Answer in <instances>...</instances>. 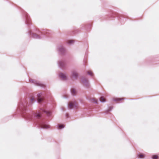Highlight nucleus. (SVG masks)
<instances>
[{
	"label": "nucleus",
	"mask_w": 159,
	"mask_h": 159,
	"mask_svg": "<svg viewBox=\"0 0 159 159\" xmlns=\"http://www.w3.org/2000/svg\"><path fill=\"white\" fill-rule=\"evenodd\" d=\"M77 106L78 103L75 101L70 102L69 104V107L70 108H72L74 107H77Z\"/></svg>",
	"instance_id": "nucleus-1"
},
{
	"label": "nucleus",
	"mask_w": 159,
	"mask_h": 159,
	"mask_svg": "<svg viewBox=\"0 0 159 159\" xmlns=\"http://www.w3.org/2000/svg\"><path fill=\"white\" fill-rule=\"evenodd\" d=\"M125 99V98H114L113 100L114 101H116L117 102H123Z\"/></svg>",
	"instance_id": "nucleus-2"
},
{
	"label": "nucleus",
	"mask_w": 159,
	"mask_h": 159,
	"mask_svg": "<svg viewBox=\"0 0 159 159\" xmlns=\"http://www.w3.org/2000/svg\"><path fill=\"white\" fill-rule=\"evenodd\" d=\"M78 76L77 73L75 72H73L72 73L71 78L74 80L77 78Z\"/></svg>",
	"instance_id": "nucleus-3"
},
{
	"label": "nucleus",
	"mask_w": 159,
	"mask_h": 159,
	"mask_svg": "<svg viewBox=\"0 0 159 159\" xmlns=\"http://www.w3.org/2000/svg\"><path fill=\"white\" fill-rule=\"evenodd\" d=\"M38 102L39 103L41 102L43 100L42 98L41 97V95L40 94H38Z\"/></svg>",
	"instance_id": "nucleus-4"
},
{
	"label": "nucleus",
	"mask_w": 159,
	"mask_h": 159,
	"mask_svg": "<svg viewBox=\"0 0 159 159\" xmlns=\"http://www.w3.org/2000/svg\"><path fill=\"white\" fill-rule=\"evenodd\" d=\"M50 127V126L46 124H42L41 125V127L43 129H48Z\"/></svg>",
	"instance_id": "nucleus-5"
},
{
	"label": "nucleus",
	"mask_w": 159,
	"mask_h": 159,
	"mask_svg": "<svg viewBox=\"0 0 159 159\" xmlns=\"http://www.w3.org/2000/svg\"><path fill=\"white\" fill-rule=\"evenodd\" d=\"M84 81L83 80H82V82L83 83L84 85H85L87 86H88V80H84Z\"/></svg>",
	"instance_id": "nucleus-6"
},
{
	"label": "nucleus",
	"mask_w": 159,
	"mask_h": 159,
	"mask_svg": "<svg viewBox=\"0 0 159 159\" xmlns=\"http://www.w3.org/2000/svg\"><path fill=\"white\" fill-rule=\"evenodd\" d=\"M60 76L62 79L65 80L66 79V76L63 73H61L60 74Z\"/></svg>",
	"instance_id": "nucleus-7"
},
{
	"label": "nucleus",
	"mask_w": 159,
	"mask_h": 159,
	"mask_svg": "<svg viewBox=\"0 0 159 159\" xmlns=\"http://www.w3.org/2000/svg\"><path fill=\"white\" fill-rule=\"evenodd\" d=\"M71 92L73 95H75L76 94V91L75 89H71Z\"/></svg>",
	"instance_id": "nucleus-8"
},
{
	"label": "nucleus",
	"mask_w": 159,
	"mask_h": 159,
	"mask_svg": "<svg viewBox=\"0 0 159 159\" xmlns=\"http://www.w3.org/2000/svg\"><path fill=\"white\" fill-rule=\"evenodd\" d=\"M138 156L139 158H143L144 157L145 155L141 153L138 154Z\"/></svg>",
	"instance_id": "nucleus-9"
},
{
	"label": "nucleus",
	"mask_w": 159,
	"mask_h": 159,
	"mask_svg": "<svg viewBox=\"0 0 159 159\" xmlns=\"http://www.w3.org/2000/svg\"><path fill=\"white\" fill-rule=\"evenodd\" d=\"M100 100L101 102H105L106 101V99L104 97H101L100 98Z\"/></svg>",
	"instance_id": "nucleus-10"
},
{
	"label": "nucleus",
	"mask_w": 159,
	"mask_h": 159,
	"mask_svg": "<svg viewBox=\"0 0 159 159\" xmlns=\"http://www.w3.org/2000/svg\"><path fill=\"white\" fill-rule=\"evenodd\" d=\"M152 159H158V157L157 155H153L152 156Z\"/></svg>",
	"instance_id": "nucleus-11"
},
{
	"label": "nucleus",
	"mask_w": 159,
	"mask_h": 159,
	"mask_svg": "<svg viewBox=\"0 0 159 159\" xmlns=\"http://www.w3.org/2000/svg\"><path fill=\"white\" fill-rule=\"evenodd\" d=\"M64 126H65L63 125H61V124L59 125H58V128L59 129H62V128H63L64 127Z\"/></svg>",
	"instance_id": "nucleus-12"
},
{
	"label": "nucleus",
	"mask_w": 159,
	"mask_h": 159,
	"mask_svg": "<svg viewBox=\"0 0 159 159\" xmlns=\"http://www.w3.org/2000/svg\"><path fill=\"white\" fill-rule=\"evenodd\" d=\"M88 73L89 75H91V76H92L93 75L92 72L91 71H88Z\"/></svg>",
	"instance_id": "nucleus-13"
},
{
	"label": "nucleus",
	"mask_w": 159,
	"mask_h": 159,
	"mask_svg": "<svg viewBox=\"0 0 159 159\" xmlns=\"http://www.w3.org/2000/svg\"><path fill=\"white\" fill-rule=\"evenodd\" d=\"M74 42V41L73 40H70L68 41V43H72Z\"/></svg>",
	"instance_id": "nucleus-14"
},
{
	"label": "nucleus",
	"mask_w": 159,
	"mask_h": 159,
	"mask_svg": "<svg viewBox=\"0 0 159 159\" xmlns=\"http://www.w3.org/2000/svg\"><path fill=\"white\" fill-rule=\"evenodd\" d=\"M36 116L37 117H39L40 116V114H36Z\"/></svg>",
	"instance_id": "nucleus-15"
},
{
	"label": "nucleus",
	"mask_w": 159,
	"mask_h": 159,
	"mask_svg": "<svg viewBox=\"0 0 159 159\" xmlns=\"http://www.w3.org/2000/svg\"><path fill=\"white\" fill-rule=\"evenodd\" d=\"M30 100L32 101H33L34 100V98H30Z\"/></svg>",
	"instance_id": "nucleus-16"
}]
</instances>
